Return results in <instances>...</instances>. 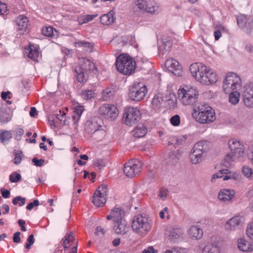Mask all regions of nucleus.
I'll list each match as a JSON object with an SVG mask.
<instances>
[{
  "label": "nucleus",
  "mask_w": 253,
  "mask_h": 253,
  "mask_svg": "<svg viewBox=\"0 0 253 253\" xmlns=\"http://www.w3.org/2000/svg\"><path fill=\"white\" fill-rule=\"evenodd\" d=\"M183 234V231L179 228H173L171 229L169 232V239L171 242H177L178 239L180 238Z\"/></svg>",
  "instance_id": "nucleus-22"
},
{
  "label": "nucleus",
  "mask_w": 253,
  "mask_h": 253,
  "mask_svg": "<svg viewBox=\"0 0 253 253\" xmlns=\"http://www.w3.org/2000/svg\"><path fill=\"white\" fill-rule=\"evenodd\" d=\"M241 85V80L239 76L234 73H228L223 83V89L226 93L237 89Z\"/></svg>",
  "instance_id": "nucleus-8"
},
{
  "label": "nucleus",
  "mask_w": 253,
  "mask_h": 253,
  "mask_svg": "<svg viewBox=\"0 0 253 253\" xmlns=\"http://www.w3.org/2000/svg\"><path fill=\"white\" fill-rule=\"evenodd\" d=\"M96 67L95 64L88 59H84L83 63L75 68L76 77L78 81L80 83L86 82L87 75L94 73Z\"/></svg>",
  "instance_id": "nucleus-6"
},
{
  "label": "nucleus",
  "mask_w": 253,
  "mask_h": 253,
  "mask_svg": "<svg viewBox=\"0 0 253 253\" xmlns=\"http://www.w3.org/2000/svg\"><path fill=\"white\" fill-rule=\"evenodd\" d=\"M176 97L174 93H170L166 97V102L169 108H174L176 105Z\"/></svg>",
  "instance_id": "nucleus-36"
},
{
  "label": "nucleus",
  "mask_w": 253,
  "mask_h": 253,
  "mask_svg": "<svg viewBox=\"0 0 253 253\" xmlns=\"http://www.w3.org/2000/svg\"><path fill=\"white\" fill-rule=\"evenodd\" d=\"M192 75L202 84L209 85L215 83L217 76L215 72L202 63H194L189 67Z\"/></svg>",
  "instance_id": "nucleus-1"
},
{
  "label": "nucleus",
  "mask_w": 253,
  "mask_h": 253,
  "mask_svg": "<svg viewBox=\"0 0 253 253\" xmlns=\"http://www.w3.org/2000/svg\"><path fill=\"white\" fill-rule=\"evenodd\" d=\"M140 118V112L136 108L128 107L126 109L124 114V122L127 126H133L137 123Z\"/></svg>",
  "instance_id": "nucleus-12"
},
{
  "label": "nucleus",
  "mask_w": 253,
  "mask_h": 253,
  "mask_svg": "<svg viewBox=\"0 0 253 253\" xmlns=\"http://www.w3.org/2000/svg\"><path fill=\"white\" fill-rule=\"evenodd\" d=\"M95 234L97 236H103L105 234V230L101 227L98 226L95 229Z\"/></svg>",
  "instance_id": "nucleus-60"
},
{
  "label": "nucleus",
  "mask_w": 253,
  "mask_h": 253,
  "mask_svg": "<svg viewBox=\"0 0 253 253\" xmlns=\"http://www.w3.org/2000/svg\"><path fill=\"white\" fill-rule=\"evenodd\" d=\"M6 116L7 114L2 112L1 109L0 108V122L4 124L8 123L10 121V119Z\"/></svg>",
  "instance_id": "nucleus-53"
},
{
  "label": "nucleus",
  "mask_w": 253,
  "mask_h": 253,
  "mask_svg": "<svg viewBox=\"0 0 253 253\" xmlns=\"http://www.w3.org/2000/svg\"><path fill=\"white\" fill-rule=\"evenodd\" d=\"M26 52L29 58L34 60H36L39 56V51L38 49L34 48H27L26 49Z\"/></svg>",
  "instance_id": "nucleus-41"
},
{
  "label": "nucleus",
  "mask_w": 253,
  "mask_h": 253,
  "mask_svg": "<svg viewBox=\"0 0 253 253\" xmlns=\"http://www.w3.org/2000/svg\"><path fill=\"white\" fill-rule=\"evenodd\" d=\"M245 221L244 214L239 213L226 221L224 225V228L226 230L230 232L241 229L244 226Z\"/></svg>",
  "instance_id": "nucleus-9"
},
{
  "label": "nucleus",
  "mask_w": 253,
  "mask_h": 253,
  "mask_svg": "<svg viewBox=\"0 0 253 253\" xmlns=\"http://www.w3.org/2000/svg\"><path fill=\"white\" fill-rule=\"evenodd\" d=\"M209 143L207 141H200L196 143L192 149L202 155L208 149V146Z\"/></svg>",
  "instance_id": "nucleus-25"
},
{
  "label": "nucleus",
  "mask_w": 253,
  "mask_h": 253,
  "mask_svg": "<svg viewBox=\"0 0 253 253\" xmlns=\"http://www.w3.org/2000/svg\"><path fill=\"white\" fill-rule=\"evenodd\" d=\"M191 161L193 164H197L201 163L203 160V155L192 150L190 154Z\"/></svg>",
  "instance_id": "nucleus-33"
},
{
  "label": "nucleus",
  "mask_w": 253,
  "mask_h": 253,
  "mask_svg": "<svg viewBox=\"0 0 253 253\" xmlns=\"http://www.w3.org/2000/svg\"><path fill=\"white\" fill-rule=\"evenodd\" d=\"M148 1L149 0H137L136 5L139 10L145 12L146 6L148 4Z\"/></svg>",
  "instance_id": "nucleus-48"
},
{
  "label": "nucleus",
  "mask_w": 253,
  "mask_h": 253,
  "mask_svg": "<svg viewBox=\"0 0 253 253\" xmlns=\"http://www.w3.org/2000/svg\"><path fill=\"white\" fill-rule=\"evenodd\" d=\"M21 179V175L17 172H14L9 175V180L12 183H16Z\"/></svg>",
  "instance_id": "nucleus-49"
},
{
  "label": "nucleus",
  "mask_w": 253,
  "mask_h": 253,
  "mask_svg": "<svg viewBox=\"0 0 253 253\" xmlns=\"http://www.w3.org/2000/svg\"><path fill=\"white\" fill-rule=\"evenodd\" d=\"M92 201L95 206L102 207L106 203V198L105 197L94 193Z\"/></svg>",
  "instance_id": "nucleus-31"
},
{
  "label": "nucleus",
  "mask_w": 253,
  "mask_h": 253,
  "mask_svg": "<svg viewBox=\"0 0 253 253\" xmlns=\"http://www.w3.org/2000/svg\"><path fill=\"white\" fill-rule=\"evenodd\" d=\"M118 71L122 74L129 75L133 73L136 67L135 60L127 54L119 55L116 61Z\"/></svg>",
  "instance_id": "nucleus-5"
},
{
  "label": "nucleus",
  "mask_w": 253,
  "mask_h": 253,
  "mask_svg": "<svg viewBox=\"0 0 253 253\" xmlns=\"http://www.w3.org/2000/svg\"><path fill=\"white\" fill-rule=\"evenodd\" d=\"M147 128L143 125L137 126L133 131V135L135 137L140 138L143 137L147 133Z\"/></svg>",
  "instance_id": "nucleus-27"
},
{
  "label": "nucleus",
  "mask_w": 253,
  "mask_h": 253,
  "mask_svg": "<svg viewBox=\"0 0 253 253\" xmlns=\"http://www.w3.org/2000/svg\"><path fill=\"white\" fill-rule=\"evenodd\" d=\"M147 93V87L140 83H134L129 89V97L135 101L143 99Z\"/></svg>",
  "instance_id": "nucleus-10"
},
{
  "label": "nucleus",
  "mask_w": 253,
  "mask_h": 253,
  "mask_svg": "<svg viewBox=\"0 0 253 253\" xmlns=\"http://www.w3.org/2000/svg\"><path fill=\"white\" fill-rule=\"evenodd\" d=\"M17 30L18 31H25L28 26V20L26 16L19 15L15 20Z\"/></svg>",
  "instance_id": "nucleus-24"
},
{
  "label": "nucleus",
  "mask_w": 253,
  "mask_h": 253,
  "mask_svg": "<svg viewBox=\"0 0 253 253\" xmlns=\"http://www.w3.org/2000/svg\"><path fill=\"white\" fill-rule=\"evenodd\" d=\"M202 251V253H222L220 248L215 243L206 245Z\"/></svg>",
  "instance_id": "nucleus-23"
},
{
  "label": "nucleus",
  "mask_w": 253,
  "mask_h": 253,
  "mask_svg": "<svg viewBox=\"0 0 253 253\" xmlns=\"http://www.w3.org/2000/svg\"><path fill=\"white\" fill-rule=\"evenodd\" d=\"M35 242L34 240V235L31 234L29 235L27 240V243L26 244V248L28 250H29L31 248V246L34 244Z\"/></svg>",
  "instance_id": "nucleus-55"
},
{
  "label": "nucleus",
  "mask_w": 253,
  "mask_h": 253,
  "mask_svg": "<svg viewBox=\"0 0 253 253\" xmlns=\"http://www.w3.org/2000/svg\"><path fill=\"white\" fill-rule=\"evenodd\" d=\"M189 235L193 239H200L203 235V230L197 226H191L189 230Z\"/></svg>",
  "instance_id": "nucleus-26"
},
{
  "label": "nucleus",
  "mask_w": 253,
  "mask_h": 253,
  "mask_svg": "<svg viewBox=\"0 0 253 253\" xmlns=\"http://www.w3.org/2000/svg\"><path fill=\"white\" fill-rule=\"evenodd\" d=\"M146 7L145 12L151 14H155L158 12L159 10V5L155 2L151 0L148 1V4Z\"/></svg>",
  "instance_id": "nucleus-28"
},
{
  "label": "nucleus",
  "mask_w": 253,
  "mask_h": 253,
  "mask_svg": "<svg viewBox=\"0 0 253 253\" xmlns=\"http://www.w3.org/2000/svg\"><path fill=\"white\" fill-rule=\"evenodd\" d=\"M32 161L37 167H42L44 163V160L42 159L39 160L35 157L32 159Z\"/></svg>",
  "instance_id": "nucleus-57"
},
{
  "label": "nucleus",
  "mask_w": 253,
  "mask_h": 253,
  "mask_svg": "<svg viewBox=\"0 0 253 253\" xmlns=\"http://www.w3.org/2000/svg\"><path fill=\"white\" fill-rule=\"evenodd\" d=\"M249 19L245 15H241L237 16V22L239 27L241 28H250L251 27Z\"/></svg>",
  "instance_id": "nucleus-30"
},
{
  "label": "nucleus",
  "mask_w": 253,
  "mask_h": 253,
  "mask_svg": "<svg viewBox=\"0 0 253 253\" xmlns=\"http://www.w3.org/2000/svg\"><path fill=\"white\" fill-rule=\"evenodd\" d=\"M142 162L137 159L131 160L126 163L124 168V172L126 176L133 177L141 170Z\"/></svg>",
  "instance_id": "nucleus-11"
},
{
  "label": "nucleus",
  "mask_w": 253,
  "mask_h": 253,
  "mask_svg": "<svg viewBox=\"0 0 253 253\" xmlns=\"http://www.w3.org/2000/svg\"><path fill=\"white\" fill-rule=\"evenodd\" d=\"M168 194V189L166 188H162L160 189L158 196L161 199L164 201L167 198Z\"/></svg>",
  "instance_id": "nucleus-50"
},
{
  "label": "nucleus",
  "mask_w": 253,
  "mask_h": 253,
  "mask_svg": "<svg viewBox=\"0 0 253 253\" xmlns=\"http://www.w3.org/2000/svg\"><path fill=\"white\" fill-rule=\"evenodd\" d=\"M54 32L56 33L57 31L51 26L43 27L42 29V34L45 36L49 37H53L54 35Z\"/></svg>",
  "instance_id": "nucleus-43"
},
{
  "label": "nucleus",
  "mask_w": 253,
  "mask_h": 253,
  "mask_svg": "<svg viewBox=\"0 0 253 253\" xmlns=\"http://www.w3.org/2000/svg\"><path fill=\"white\" fill-rule=\"evenodd\" d=\"M198 91L192 87L185 86L178 90V96L184 105H193L198 101Z\"/></svg>",
  "instance_id": "nucleus-7"
},
{
  "label": "nucleus",
  "mask_w": 253,
  "mask_h": 253,
  "mask_svg": "<svg viewBox=\"0 0 253 253\" xmlns=\"http://www.w3.org/2000/svg\"><path fill=\"white\" fill-rule=\"evenodd\" d=\"M163 45L159 47V55H165L170 51L172 46L171 38L169 37H164L162 39Z\"/></svg>",
  "instance_id": "nucleus-18"
},
{
  "label": "nucleus",
  "mask_w": 253,
  "mask_h": 253,
  "mask_svg": "<svg viewBox=\"0 0 253 253\" xmlns=\"http://www.w3.org/2000/svg\"><path fill=\"white\" fill-rule=\"evenodd\" d=\"M74 239V233L71 232L68 234H67L65 237V240L63 241V246L65 249H68L69 246L68 245L70 242L72 241Z\"/></svg>",
  "instance_id": "nucleus-45"
},
{
  "label": "nucleus",
  "mask_w": 253,
  "mask_h": 253,
  "mask_svg": "<svg viewBox=\"0 0 253 253\" xmlns=\"http://www.w3.org/2000/svg\"><path fill=\"white\" fill-rule=\"evenodd\" d=\"M129 229L128 223L125 219H122L121 221L115 222L114 223V230L117 234L126 235Z\"/></svg>",
  "instance_id": "nucleus-16"
},
{
  "label": "nucleus",
  "mask_w": 253,
  "mask_h": 253,
  "mask_svg": "<svg viewBox=\"0 0 253 253\" xmlns=\"http://www.w3.org/2000/svg\"><path fill=\"white\" fill-rule=\"evenodd\" d=\"M20 234L21 233L20 232H16L14 234L13 241L14 243H19L21 242Z\"/></svg>",
  "instance_id": "nucleus-62"
},
{
  "label": "nucleus",
  "mask_w": 253,
  "mask_h": 253,
  "mask_svg": "<svg viewBox=\"0 0 253 253\" xmlns=\"http://www.w3.org/2000/svg\"><path fill=\"white\" fill-rule=\"evenodd\" d=\"M39 201L38 200H35L33 202L30 203L27 205L26 208L28 210H31L34 206L37 207L39 205Z\"/></svg>",
  "instance_id": "nucleus-58"
},
{
  "label": "nucleus",
  "mask_w": 253,
  "mask_h": 253,
  "mask_svg": "<svg viewBox=\"0 0 253 253\" xmlns=\"http://www.w3.org/2000/svg\"><path fill=\"white\" fill-rule=\"evenodd\" d=\"M238 247L243 252H250L253 251V243L244 238L238 240Z\"/></svg>",
  "instance_id": "nucleus-19"
},
{
  "label": "nucleus",
  "mask_w": 253,
  "mask_h": 253,
  "mask_svg": "<svg viewBox=\"0 0 253 253\" xmlns=\"http://www.w3.org/2000/svg\"><path fill=\"white\" fill-rule=\"evenodd\" d=\"M246 234L248 237L253 240V226H251L247 227Z\"/></svg>",
  "instance_id": "nucleus-61"
},
{
  "label": "nucleus",
  "mask_w": 253,
  "mask_h": 253,
  "mask_svg": "<svg viewBox=\"0 0 253 253\" xmlns=\"http://www.w3.org/2000/svg\"><path fill=\"white\" fill-rule=\"evenodd\" d=\"M172 253H185V250L179 247H174L171 249Z\"/></svg>",
  "instance_id": "nucleus-64"
},
{
  "label": "nucleus",
  "mask_w": 253,
  "mask_h": 253,
  "mask_svg": "<svg viewBox=\"0 0 253 253\" xmlns=\"http://www.w3.org/2000/svg\"><path fill=\"white\" fill-rule=\"evenodd\" d=\"M243 102L248 108H253V84H249L244 86L243 92Z\"/></svg>",
  "instance_id": "nucleus-14"
},
{
  "label": "nucleus",
  "mask_w": 253,
  "mask_h": 253,
  "mask_svg": "<svg viewBox=\"0 0 253 253\" xmlns=\"http://www.w3.org/2000/svg\"><path fill=\"white\" fill-rule=\"evenodd\" d=\"M235 191L231 189H223L219 192L218 198L222 202L230 201L235 195Z\"/></svg>",
  "instance_id": "nucleus-20"
},
{
  "label": "nucleus",
  "mask_w": 253,
  "mask_h": 253,
  "mask_svg": "<svg viewBox=\"0 0 253 253\" xmlns=\"http://www.w3.org/2000/svg\"><path fill=\"white\" fill-rule=\"evenodd\" d=\"M229 93V102L234 105L237 104L240 100V93L237 91H232Z\"/></svg>",
  "instance_id": "nucleus-35"
},
{
  "label": "nucleus",
  "mask_w": 253,
  "mask_h": 253,
  "mask_svg": "<svg viewBox=\"0 0 253 253\" xmlns=\"http://www.w3.org/2000/svg\"><path fill=\"white\" fill-rule=\"evenodd\" d=\"M171 124L174 126H177L180 124V117L178 115H175L172 116L170 120Z\"/></svg>",
  "instance_id": "nucleus-56"
},
{
  "label": "nucleus",
  "mask_w": 253,
  "mask_h": 253,
  "mask_svg": "<svg viewBox=\"0 0 253 253\" xmlns=\"http://www.w3.org/2000/svg\"><path fill=\"white\" fill-rule=\"evenodd\" d=\"M187 138L188 136L187 135L177 137L176 138V144L178 145L183 144L185 143Z\"/></svg>",
  "instance_id": "nucleus-54"
},
{
  "label": "nucleus",
  "mask_w": 253,
  "mask_h": 253,
  "mask_svg": "<svg viewBox=\"0 0 253 253\" xmlns=\"http://www.w3.org/2000/svg\"><path fill=\"white\" fill-rule=\"evenodd\" d=\"M20 201L19 204V206H22L25 204L26 199L21 196H17L13 199L12 203L14 205L18 204V202Z\"/></svg>",
  "instance_id": "nucleus-52"
},
{
  "label": "nucleus",
  "mask_w": 253,
  "mask_h": 253,
  "mask_svg": "<svg viewBox=\"0 0 253 253\" xmlns=\"http://www.w3.org/2000/svg\"><path fill=\"white\" fill-rule=\"evenodd\" d=\"M105 164H106L104 160H101V159L97 160L94 162V165H95V166L98 167L99 169H101L102 168H103L104 167H105Z\"/></svg>",
  "instance_id": "nucleus-59"
},
{
  "label": "nucleus",
  "mask_w": 253,
  "mask_h": 253,
  "mask_svg": "<svg viewBox=\"0 0 253 253\" xmlns=\"http://www.w3.org/2000/svg\"><path fill=\"white\" fill-rule=\"evenodd\" d=\"M223 177L224 181L227 180L231 178V171L228 169H222L219 170L217 172L214 173L211 179L212 182L215 181L216 178H220Z\"/></svg>",
  "instance_id": "nucleus-21"
},
{
  "label": "nucleus",
  "mask_w": 253,
  "mask_h": 253,
  "mask_svg": "<svg viewBox=\"0 0 253 253\" xmlns=\"http://www.w3.org/2000/svg\"><path fill=\"white\" fill-rule=\"evenodd\" d=\"M143 253H158V251L155 250L153 247L150 246L144 250Z\"/></svg>",
  "instance_id": "nucleus-63"
},
{
  "label": "nucleus",
  "mask_w": 253,
  "mask_h": 253,
  "mask_svg": "<svg viewBox=\"0 0 253 253\" xmlns=\"http://www.w3.org/2000/svg\"><path fill=\"white\" fill-rule=\"evenodd\" d=\"M228 145L231 152L225 157V162H226L227 165H230L231 162L237 160L243 161L245 151L243 145L239 140L235 139L229 140Z\"/></svg>",
  "instance_id": "nucleus-4"
},
{
  "label": "nucleus",
  "mask_w": 253,
  "mask_h": 253,
  "mask_svg": "<svg viewBox=\"0 0 253 253\" xmlns=\"http://www.w3.org/2000/svg\"><path fill=\"white\" fill-rule=\"evenodd\" d=\"M165 67L168 70L176 76L182 75V68L179 62L175 59L171 58L168 59L165 62Z\"/></svg>",
  "instance_id": "nucleus-15"
},
{
  "label": "nucleus",
  "mask_w": 253,
  "mask_h": 253,
  "mask_svg": "<svg viewBox=\"0 0 253 253\" xmlns=\"http://www.w3.org/2000/svg\"><path fill=\"white\" fill-rule=\"evenodd\" d=\"M15 158L14 159V163L16 165L19 164L22 160L23 155L22 152L18 151L17 152L15 153Z\"/></svg>",
  "instance_id": "nucleus-51"
},
{
  "label": "nucleus",
  "mask_w": 253,
  "mask_h": 253,
  "mask_svg": "<svg viewBox=\"0 0 253 253\" xmlns=\"http://www.w3.org/2000/svg\"><path fill=\"white\" fill-rule=\"evenodd\" d=\"M107 193V186L105 184H102L98 187L94 193L105 197L106 198Z\"/></svg>",
  "instance_id": "nucleus-40"
},
{
  "label": "nucleus",
  "mask_w": 253,
  "mask_h": 253,
  "mask_svg": "<svg viewBox=\"0 0 253 253\" xmlns=\"http://www.w3.org/2000/svg\"><path fill=\"white\" fill-rule=\"evenodd\" d=\"M97 16V15L96 14L80 16L77 18V21L78 22L79 24L81 25L91 21Z\"/></svg>",
  "instance_id": "nucleus-37"
},
{
  "label": "nucleus",
  "mask_w": 253,
  "mask_h": 253,
  "mask_svg": "<svg viewBox=\"0 0 253 253\" xmlns=\"http://www.w3.org/2000/svg\"><path fill=\"white\" fill-rule=\"evenodd\" d=\"M114 94V91L111 88H106L102 91V98L104 101H107L112 98Z\"/></svg>",
  "instance_id": "nucleus-39"
},
{
  "label": "nucleus",
  "mask_w": 253,
  "mask_h": 253,
  "mask_svg": "<svg viewBox=\"0 0 253 253\" xmlns=\"http://www.w3.org/2000/svg\"><path fill=\"white\" fill-rule=\"evenodd\" d=\"M84 109L83 108V107L82 106L75 107L74 108V115L73 116V119L74 121V124H75V127H77V123H78V121L80 119V117L81 115L82 114Z\"/></svg>",
  "instance_id": "nucleus-32"
},
{
  "label": "nucleus",
  "mask_w": 253,
  "mask_h": 253,
  "mask_svg": "<svg viewBox=\"0 0 253 253\" xmlns=\"http://www.w3.org/2000/svg\"><path fill=\"white\" fill-rule=\"evenodd\" d=\"M164 100V97L161 93H158L153 98L152 104L155 108H158L160 107Z\"/></svg>",
  "instance_id": "nucleus-38"
},
{
  "label": "nucleus",
  "mask_w": 253,
  "mask_h": 253,
  "mask_svg": "<svg viewBox=\"0 0 253 253\" xmlns=\"http://www.w3.org/2000/svg\"><path fill=\"white\" fill-rule=\"evenodd\" d=\"M242 171L243 174L247 178L251 177L253 173V169L247 166L242 167Z\"/></svg>",
  "instance_id": "nucleus-47"
},
{
  "label": "nucleus",
  "mask_w": 253,
  "mask_h": 253,
  "mask_svg": "<svg viewBox=\"0 0 253 253\" xmlns=\"http://www.w3.org/2000/svg\"><path fill=\"white\" fill-rule=\"evenodd\" d=\"M100 19L102 24L106 25H110L114 21V16L111 12L102 15L100 17Z\"/></svg>",
  "instance_id": "nucleus-34"
},
{
  "label": "nucleus",
  "mask_w": 253,
  "mask_h": 253,
  "mask_svg": "<svg viewBox=\"0 0 253 253\" xmlns=\"http://www.w3.org/2000/svg\"><path fill=\"white\" fill-rule=\"evenodd\" d=\"M179 160V155L175 152H172L170 154L169 157V163L170 165H175Z\"/></svg>",
  "instance_id": "nucleus-44"
},
{
  "label": "nucleus",
  "mask_w": 253,
  "mask_h": 253,
  "mask_svg": "<svg viewBox=\"0 0 253 253\" xmlns=\"http://www.w3.org/2000/svg\"><path fill=\"white\" fill-rule=\"evenodd\" d=\"M131 227L133 231L137 235L143 237L151 229V220L144 213L137 214L133 217Z\"/></svg>",
  "instance_id": "nucleus-2"
},
{
  "label": "nucleus",
  "mask_w": 253,
  "mask_h": 253,
  "mask_svg": "<svg viewBox=\"0 0 253 253\" xmlns=\"http://www.w3.org/2000/svg\"><path fill=\"white\" fill-rule=\"evenodd\" d=\"M192 115L195 120L201 124H209L215 119L213 109L206 104H200L197 108H195Z\"/></svg>",
  "instance_id": "nucleus-3"
},
{
  "label": "nucleus",
  "mask_w": 253,
  "mask_h": 253,
  "mask_svg": "<svg viewBox=\"0 0 253 253\" xmlns=\"http://www.w3.org/2000/svg\"><path fill=\"white\" fill-rule=\"evenodd\" d=\"M12 137V134L10 131L0 130V141L2 144H7Z\"/></svg>",
  "instance_id": "nucleus-29"
},
{
  "label": "nucleus",
  "mask_w": 253,
  "mask_h": 253,
  "mask_svg": "<svg viewBox=\"0 0 253 253\" xmlns=\"http://www.w3.org/2000/svg\"><path fill=\"white\" fill-rule=\"evenodd\" d=\"M94 95L93 91L91 90H84L82 91L81 96L84 100H88L93 97Z\"/></svg>",
  "instance_id": "nucleus-46"
},
{
  "label": "nucleus",
  "mask_w": 253,
  "mask_h": 253,
  "mask_svg": "<svg viewBox=\"0 0 253 253\" xmlns=\"http://www.w3.org/2000/svg\"><path fill=\"white\" fill-rule=\"evenodd\" d=\"M125 212L123 209L115 207L111 210L110 214L107 216L106 218L108 220L113 219L115 222L121 221L122 219H125Z\"/></svg>",
  "instance_id": "nucleus-17"
},
{
  "label": "nucleus",
  "mask_w": 253,
  "mask_h": 253,
  "mask_svg": "<svg viewBox=\"0 0 253 253\" xmlns=\"http://www.w3.org/2000/svg\"><path fill=\"white\" fill-rule=\"evenodd\" d=\"M98 114L103 118L114 120L117 117L119 111L115 105L105 104L100 107Z\"/></svg>",
  "instance_id": "nucleus-13"
},
{
  "label": "nucleus",
  "mask_w": 253,
  "mask_h": 253,
  "mask_svg": "<svg viewBox=\"0 0 253 253\" xmlns=\"http://www.w3.org/2000/svg\"><path fill=\"white\" fill-rule=\"evenodd\" d=\"M55 116V118L60 122V123L62 125H68L67 120L68 118L66 117L65 114L63 112L60 110L59 111V113L57 114Z\"/></svg>",
  "instance_id": "nucleus-42"
}]
</instances>
